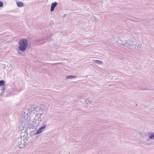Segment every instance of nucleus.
Returning a JSON list of instances; mask_svg holds the SVG:
<instances>
[{"mask_svg": "<svg viewBox=\"0 0 154 154\" xmlns=\"http://www.w3.org/2000/svg\"><path fill=\"white\" fill-rule=\"evenodd\" d=\"M44 114V113H43L39 114V117L38 118V119L39 121H40V122H41L42 121V117H41V116H42V114Z\"/></svg>", "mask_w": 154, "mask_h": 154, "instance_id": "14", "label": "nucleus"}, {"mask_svg": "<svg viewBox=\"0 0 154 154\" xmlns=\"http://www.w3.org/2000/svg\"><path fill=\"white\" fill-rule=\"evenodd\" d=\"M44 108V105L38 106L34 108V111H35L36 112H39L42 111Z\"/></svg>", "mask_w": 154, "mask_h": 154, "instance_id": "5", "label": "nucleus"}, {"mask_svg": "<svg viewBox=\"0 0 154 154\" xmlns=\"http://www.w3.org/2000/svg\"><path fill=\"white\" fill-rule=\"evenodd\" d=\"M26 130H25L24 133H23L21 134V136H20L21 138L22 137H23L25 138L26 137H27V136L28 135V134L27 133L26 131Z\"/></svg>", "mask_w": 154, "mask_h": 154, "instance_id": "10", "label": "nucleus"}, {"mask_svg": "<svg viewBox=\"0 0 154 154\" xmlns=\"http://www.w3.org/2000/svg\"><path fill=\"white\" fill-rule=\"evenodd\" d=\"M95 63L99 64H101L102 63V61L98 60H95Z\"/></svg>", "mask_w": 154, "mask_h": 154, "instance_id": "16", "label": "nucleus"}, {"mask_svg": "<svg viewBox=\"0 0 154 154\" xmlns=\"http://www.w3.org/2000/svg\"><path fill=\"white\" fill-rule=\"evenodd\" d=\"M28 112L29 111H26V112H24L23 114V117L22 116L21 118H24L23 119L24 120H26V119H27V120H29V121H30V117L28 115Z\"/></svg>", "mask_w": 154, "mask_h": 154, "instance_id": "7", "label": "nucleus"}, {"mask_svg": "<svg viewBox=\"0 0 154 154\" xmlns=\"http://www.w3.org/2000/svg\"><path fill=\"white\" fill-rule=\"evenodd\" d=\"M85 102L87 105L90 104L92 102V101L90 100L89 99H87L85 100Z\"/></svg>", "mask_w": 154, "mask_h": 154, "instance_id": "12", "label": "nucleus"}, {"mask_svg": "<svg viewBox=\"0 0 154 154\" xmlns=\"http://www.w3.org/2000/svg\"><path fill=\"white\" fill-rule=\"evenodd\" d=\"M77 77L76 76H74L73 75H69L67 76L66 77V79H72L76 78Z\"/></svg>", "mask_w": 154, "mask_h": 154, "instance_id": "11", "label": "nucleus"}, {"mask_svg": "<svg viewBox=\"0 0 154 154\" xmlns=\"http://www.w3.org/2000/svg\"><path fill=\"white\" fill-rule=\"evenodd\" d=\"M19 50L20 51L23 52L25 51L28 46V42L26 38H22L19 42Z\"/></svg>", "mask_w": 154, "mask_h": 154, "instance_id": "2", "label": "nucleus"}, {"mask_svg": "<svg viewBox=\"0 0 154 154\" xmlns=\"http://www.w3.org/2000/svg\"><path fill=\"white\" fill-rule=\"evenodd\" d=\"M46 122H43L42 124V126L40 127L39 129L36 131V132L34 134L35 135H37L38 134L41 132H42L43 131L45 130L46 127L47 126V124Z\"/></svg>", "mask_w": 154, "mask_h": 154, "instance_id": "4", "label": "nucleus"}, {"mask_svg": "<svg viewBox=\"0 0 154 154\" xmlns=\"http://www.w3.org/2000/svg\"><path fill=\"white\" fill-rule=\"evenodd\" d=\"M118 43L119 44L128 49L131 48L134 46V47L135 48L137 49L142 47L141 44L135 41H131L130 40H128L127 41L123 39H122L119 40L118 41Z\"/></svg>", "mask_w": 154, "mask_h": 154, "instance_id": "1", "label": "nucleus"}, {"mask_svg": "<svg viewBox=\"0 0 154 154\" xmlns=\"http://www.w3.org/2000/svg\"><path fill=\"white\" fill-rule=\"evenodd\" d=\"M2 90V91L3 92H4V90H5V88H3Z\"/></svg>", "mask_w": 154, "mask_h": 154, "instance_id": "20", "label": "nucleus"}, {"mask_svg": "<svg viewBox=\"0 0 154 154\" xmlns=\"http://www.w3.org/2000/svg\"><path fill=\"white\" fill-rule=\"evenodd\" d=\"M149 137L150 139H154V133H152L149 135Z\"/></svg>", "mask_w": 154, "mask_h": 154, "instance_id": "15", "label": "nucleus"}, {"mask_svg": "<svg viewBox=\"0 0 154 154\" xmlns=\"http://www.w3.org/2000/svg\"><path fill=\"white\" fill-rule=\"evenodd\" d=\"M17 7H22L24 6L23 3L22 2L18 1L17 2Z\"/></svg>", "mask_w": 154, "mask_h": 154, "instance_id": "9", "label": "nucleus"}, {"mask_svg": "<svg viewBox=\"0 0 154 154\" xmlns=\"http://www.w3.org/2000/svg\"><path fill=\"white\" fill-rule=\"evenodd\" d=\"M5 82L4 80H0V86H2L5 85Z\"/></svg>", "mask_w": 154, "mask_h": 154, "instance_id": "13", "label": "nucleus"}, {"mask_svg": "<svg viewBox=\"0 0 154 154\" xmlns=\"http://www.w3.org/2000/svg\"><path fill=\"white\" fill-rule=\"evenodd\" d=\"M94 17V18L93 20V21L96 22L97 20V17Z\"/></svg>", "mask_w": 154, "mask_h": 154, "instance_id": "19", "label": "nucleus"}, {"mask_svg": "<svg viewBox=\"0 0 154 154\" xmlns=\"http://www.w3.org/2000/svg\"><path fill=\"white\" fill-rule=\"evenodd\" d=\"M25 145H17V146L20 148H22L24 147Z\"/></svg>", "mask_w": 154, "mask_h": 154, "instance_id": "17", "label": "nucleus"}, {"mask_svg": "<svg viewBox=\"0 0 154 154\" xmlns=\"http://www.w3.org/2000/svg\"><path fill=\"white\" fill-rule=\"evenodd\" d=\"M28 120H28V121H27V123L26 124V130H27L28 129H31L33 128L34 127V126L33 125V123L31 121V122H29Z\"/></svg>", "mask_w": 154, "mask_h": 154, "instance_id": "6", "label": "nucleus"}, {"mask_svg": "<svg viewBox=\"0 0 154 154\" xmlns=\"http://www.w3.org/2000/svg\"><path fill=\"white\" fill-rule=\"evenodd\" d=\"M57 3L56 2H55L52 4L50 9L51 11L52 12L54 10L55 7L57 5Z\"/></svg>", "mask_w": 154, "mask_h": 154, "instance_id": "8", "label": "nucleus"}, {"mask_svg": "<svg viewBox=\"0 0 154 154\" xmlns=\"http://www.w3.org/2000/svg\"><path fill=\"white\" fill-rule=\"evenodd\" d=\"M3 5V3L2 2L0 1V7H2Z\"/></svg>", "mask_w": 154, "mask_h": 154, "instance_id": "18", "label": "nucleus"}, {"mask_svg": "<svg viewBox=\"0 0 154 154\" xmlns=\"http://www.w3.org/2000/svg\"><path fill=\"white\" fill-rule=\"evenodd\" d=\"M24 118H23V119ZM27 120H24L23 118H20L19 122V126L20 130H23L24 128H26V126Z\"/></svg>", "mask_w": 154, "mask_h": 154, "instance_id": "3", "label": "nucleus"}]
</instances>
